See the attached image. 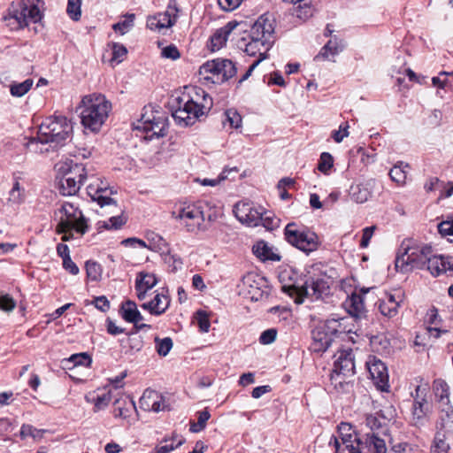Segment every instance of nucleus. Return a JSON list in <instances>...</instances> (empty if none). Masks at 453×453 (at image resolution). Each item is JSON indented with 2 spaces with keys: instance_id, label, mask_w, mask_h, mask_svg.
<instances>
[{
  "instance_id": "obj_29",
  "label": "nucleus",
  "mask_w": 453,
  "mask_h": 453,
  "mask_svg": "<svg viewBox=\"0 0 453 453\" xmlns=\"http://www.w3.org/2000/svg\"><path fill=\"white\" fill-rule=\"evenodd\" d=\"M253 253L261 260L280 261V257L265 242H257L252 248Z\"/></svg>"
},
{
  "instance_id": "obj_55",
  "label": "nucleus",
  "mask_w": 453,
  "mask_h": 453,
  "mask_svg": "<svg viewBox=\"0 0 453 453\" xmlns=\"http://www.w3.org/2000/svg\"><path fill=\"white\" fill-rule=\"evenodd\" d=\"M226 121L232 128H238L242 126L241 115L234 110H228L226 111Z\"/></svg>"
},
{
  "instance_id": "obj_7",
  "label": "nucleus",
  "mask_w": 453,
  "mask_h": 453,
  "mask_svg": "<svg viewBox=\"0 0 453 453\" xmlns=\"http://www.w3.org/2000/svg\"><path fill=\"white\" fill-rule=\"evenodd\" d=\"M73 126L64 116H51L47 118L39 127L37 140L41 143L65 142L71 135Z\"/></svg>"
},
{
  "instance_id": "obj_59",
  "label": "nucleus",
  "mask_w": 453,
  "mask_h": 453,
  "mask_svg": "<svg viewBox=\"0 0 453 453\" xmlns=\"http://www.w3.org/2000/svg\"><path fill=\"white\" fill-rule=\"evenodd\" d=\"M366 426L372 430L379 429L385 424V419L380 418L375 415H367L365 418Z\"/></svg>"
},
{
  "instance_id": "obj_16",
  "label": "nucleus",
  "mask_w": 453,
  "mask_h": 453,
  "mask_svg": "<svg viewBox=\"0 0 453 453\" xmlns=\"http://www.w3.org/2000/svg\"><path fill=\"white\" fill-rule=\"evenodd\" d=\"M338 437L332 436L329 445H334L336 453H355V446L359 441V435L348 423H341L338 426Z\"/></svg>"
},
{
  "instance_id": "obj_45",
  "label": "nucleus",
  "mask_w": 453,
  "mask_h": 453,
  "mask_svg": "<svg viewBox=\"0 0 453 453\" xmlns=\"http://www.w3.org/2000/svg\"><path fill=\"white\" fill-rule=\"evenodd\" d=\"M196 415L197 422H193L190 424V431L193 433H198L204 429L206 422L211 418V414L207 410L198 411Z\"/></svg>"
},
{
  "instance_id": "obj_38",
  "label": "nucleus",
  "mask_w": 453,
  "mask_h": 453,
  "mask_svg": "<svg viewBox=\"0 0 453 453\" xmlns=\"http://www.w3.org/2000/svg\"><path fill=\"white\" fill-rule=\"evenodd\" d=\"M349 377L350 376L343 375L333 370L330 376L331 385L337 392H347L352 387L350 382L348 380Z\"/></svg>"
},
{
  "instance_id": "obj_31",
  "label": "nucleus",
  "mask_w": 453,
  "mask_h": 453,
  "mask_svg": "<svg viewBox=\"0 0 453 453\" xmlns=\"http://www.w3.org/2000/svg\"><path fill=\"white\" fill-rule=\"evenodd\" d=\"M170 305V298L166 296L156 295L154 298L149 302L144 303L142 307L143 309L150 310L151 312L156 314H161Z\"/></svg>"
},
{
  "instance_id": "obj_44",
  "label": "nucleus",
  "mask_w": 453,
  "mask_h": 453,
  "mask_svg": "<svg viewBox=\"0 0 453 453\" xmlns=\"http://www.w3.org/2000/svg\"><path fill=\"white\" fill-rule=\"evenodd\" d=\"M9 202L20 204L25 200V190L20 187V184L18 180H15L12 189L9 192Z\"/></svg>"
},
{
  "instance_id": "obj_37",
  "label": "nucleus",
  "mask_w": 453,
  "mask_h": 453,
  "mask_svg": "<svg viewBox=\"0 0 453 453\" xmlns=\"http://www.w3.org/2000/svg\"><path fill=\"white\" fill-rule=\"evenodd\" d=\"M349 196L356 203H363L370 198L371 190L366 185L355 184L350 187Z\"/></svg>"
},
{
  "instance_id": "obj_32",
  "label": "nucleus",
  "mask_w": 453,
  "mask_h": 453,
  "mask_svg": "<svg viewBox=\"0 0 453 453\" xmlns=\"http://www.w3.org/2000/svg\"><path fill=\"white\" fill-rule=\"evenodd\" d=\"M58 186L59 191L63 196L75 195L82 185L80 180H73L70 177L59 175Z\"/></svg>"
},
{
  "instance_id": "obj_18",
  "label": "nucleus",
  "mask_w": 453,
  "mask_h": 453,
  "mask_svg": "<svg viewBox=\"0 0 453 453\" xmlns=\"http://www.w3.org/2000/svg\"><path fill=\"white\" fill-rule=\"evenodd\" d=\"M366 365L371 378L377 388L381 391H388V374L385 364L372 357L369 358Z\"/></svg>"
},
{
  "instance_id": "obj_54",
  "label": "nucleus",
  "mask_w": 453,
  "mask_h": 453,
  "mask_svg": "<svg viewBox=\"0 0 453 453\" xmlns=\"http://www.w3.org/2000/svg\"><path fill=\"white\" fill-rule=\"evenodd\" d=\"M438 231L441 235H453V214L448 216L445 221L438 225Z\"/></svg>"
},
{
  "instance_id": "obj_46",
  "label": "nucleus",
  "mask_w": 453,
  "mask_h": 453,
  "mask_svg": "<svg viewBox=\"0 0 453 453\" xmlns=\"http://www.w3.org/2000/svg\"><path fill=\"white\" fill-rule=\"evenodd\" d=\"M88 402H92L95 405V411H98L100 410L104 409L110 403L111 400V392L103 393L102 395H96V397H93L90 399L88 396H86Z\"/></svg>"
},
{
  "instance_id": "obj_2",
  "label": "nucleus",
  "mask_w": 453,
  "mask_h": 453,
  "mask_svg": "<svg viewBox=\"0 0 453 453\" xmlns=\"http://www.w3.org/2000/svg\"><path fill=\"white\" fill-rule=\"evenodd\" d=\"M275 20L271 14L261 15L251 26L248 38L239 42V47L249 56H258L262 61L267 58V52L274 42Z\"/></svg>"
},
{
  "instance_id": "obj_20",
  "label": "nucleus",
  "mask_w": 453,
  "mask_h": 453,
  "mask_svg": "<svg viewBox=\"0 0 453 453\" xmlns=\"http://www.w3.org/2000/svg\"><path fill=\"white\" fill-rule=\"evenodd\" d=\"M139 406L145 411L159 412L167 405L165 397L155 390L146 389L139 400Z\"/></svg>"
},
{
  "instance_id": "obj_52",
  "label": "nucleus",
  "mask_w": 453,
  "mask_h": 453,
  "mask_svg": "<svg viewBox=\"0 0 453 453\" xmlns=\"http://www.w3.org/2000/svg\"><path fill=\"white\" fill-rule=\"evenodd\" d=\"M196 319L201 332L207 333L210 329L211 324L205 311H198L196 314Z\"/></svg>"
},
{
  "instance_id": "obj_35",
  "label": "nucleus",
  "mask_w": 453,
  "mask_h": 453,
  "mask_svg": "<svg viewBox=\"0 0 453 453\" xmlns=\"http://www.w3.org/2000/svg\"><path fill=\"white\" fill-rule=\"evenodd\" d=\"M370 343L372 350L381 355H388L391 352V343L386 335L372 336Z\"/></svg>"
},
{
  "instance_id": "obj_51",
  "label": "nucleus",
  "mask_w": 453,
  "mask_h": 453,
  "mask_svg": "<svg viewBox=\"0 0 453 453\" xmlns=\"http://www.w3.org/2000/svg\"><path fill=\"white\" fill-rule=\"evenodd\" d=\"M16 307L15 300L9 295L0 296V310L5 312L12 311Z\"/></svg>"
},
{
  "instance_id": "obj_39",
  "label": "nucleus",
  "mask_w": 453,
  "mask_h": 453,
  "mask_svg": "<svg viewBox=\"0 0 453 453\" xmlns=\"http://www.w3.org/2000/svg\"><path fill=\"white\" fill-rule=\"evenodd\" d=\"M407 168H409L408 164L403 162L396 164L389 172L391 180L397 184H404L407 178Z\"/></svg>"
},
{
  "instance_id": "obj_15",
  "label": "nucleus",
  "mask_w": 453,
  "mask_h": 453,
  "mask_svg": "<svg viewBox=\"0 0 453 453\" xmlns=\"http://www.w3.org/2000/svg\"><path fill=\"white\" fill-rule=\"evenodd\" d=\"M234 213L237 219L248 226H258L260 222L269 228L273 227L268 218H264L263 208H256L249 202H239L234 205Z\"/></svg>"
},
{
  "instance_id": "obj_27",
  "label": "nucleus",
  "mask_w": 453,
  "mask_h": 453,
  "mask_svg": "<svg viewBox=\"0 0 453 453\" xmlns=\"http://www.w3.org/2000/svg\"><path fill=\"white\" fill-rule=\"evenodd\" d=\"M122 318L130 323H134L136 327L142 328L146 325L137 326V323L142 319V316L133 301H127L121 306Z\"/></svg>"
},
{
  "instance_id": "obj_21",
  "label": "nucleus",
  "mask_w": 453,
  "mask_h": 453,
  "mask_svg": "<svg viewBox=\"0 0 453 453\" xmlns=\"http://www.w3.org/2000/svg\"><path fill=\"white\" fill-rule=\"evenodd\" d=\"M334 364V372L343 375L353 376L355 373L354 355L351 349H342L337 352Z\"/></svg>"
},
{
  "instance_id": "obj_64",
  "label": "nucleus",
  "mask_w": 453,
  "mask_h": 453,
  "mask_svg": "<svg viewBox=\"0 0 453 453\" xmlns=\"http://www.w3.org/2000/svg\"><path fill=\"white\" fill-rule=\"evenodd\" d=\"M428 391V385H418L415 389V394H412L414 402H423L421 399H426V394Z\"/></svg>"
},
{
  "instance_id": "obj_57",
  "label": "nucleus",
  "mask_w": 453,
  "mask_h": 453,
  "mask_svg": "<svg viewBox=\"0 0 453 453\" xmlns=\"http://www.w3.org/2000/svg\"><path fill=\"white\" fill-rule=\"evenodd\" d=\"M312 14H313V8L308 4H303V5L299 4L296 7V15L297 18H299L301 19L305 20L308 18L311 17Z\"/></svg>"
},
{
  "instance_id": "obj_13",
  "label": "nucleus",
  "mask_w": 453,
  "mask_h": 453,
  "mask_svg": "<svg viewBox=\"0 0 453 453\" xmlns=\"http://www.w3.org/2000/svg\"><path fill=\"white\" fill-rule=\"evenodd\" d=\"M286 241L292 246L309 254L319 246V239L316 233L296 223H288L284 229Z\"/></svg>"
},
{
  "instance_id": "obj_40",
  "label": "nucleus",
  "mask_w": 453,
  "mask_h": 453,
  "mask_svg": "<svg viewBox=\"0 0 453 453\" xmlns=\"http://www.w3.org/2000/svg\"><path fill=\"white\" fill-rule=\"evenodd\" d=\"M46 432L47 430L45 429H37L31 425L24 424L20 428V437L22 439L32 437L35 441H39L43 437Z\"/></svg>"
},
{
  "instance_id": "obj_19",
  "label": "nucleus",
  "mask_w": 453,
  "mask_h": 453,
  "mask_svg": "<svg viewBox=\"0 0 453 453\" xmlns=\"http://www.w3.org/2000/svg\"><path fill=\"white\" fill-rule=\"evenodd\" d=\"M355 447V453H387L388 451L385 441L374 433L360 438Z\"/></svg>"
},
{
  "instance_id": "obj_36",
  "label": "nucleus",
  "mask_w": 453,
  "mask_h": 453,
  "mask_svg": "<svg viewBox=\"0 0 453 453\" xmlns=\"http://www.w3.org/2000/svg\"><path fill=\"white\" fill-rule=\"evenodd\" d=\"M433 389L435 396L438 398L440 407L449 404V386L444 380L440 379L435 380L434 381Z\"/></svg>"
},
{
  "instance_id": "obj_42",
  "label": "nucleus",
  "mask_w": 453,
  "mask_h": 453,
  "mask_svg": "<svg viewBox=\"0 0 453 453\" xmlns=\"http://www.w3.org/2000/svg\"><path fill=\"white\" fill-rule=\"evenodd\" d=\"M111 50V62L119 64L121 63L127 54V48L120 43L112 42L109 44Z\"/></svg>"
},
{
  "instance_id": "obj_49",
  "label": "nucleus",
  "mask_w": 453,
  "mask_h": 453,
  "mask_svg": "<svg viewBox=\"0 0 453 453\" xmlns=\"http://www.w3.org/2000/svg\"><path fill=\"white\" fill-rule=\"evenodd\" d=\"M134 14L126 15L123 21L112 25V29L121 35H125L134 26Z\"/></svg>"
},
{
  "instance_id": "obj_24",
  "label": "nucleus",
  "mask_w": 453,
  "mask_h": 453,
  "mask_svg": "<svg viewBox=\"0 0 453 453\" xmlns=\"http://www.w3.org/2000/svg\"><path fill=\"white\" fill-rule=\"evenodd\" d=\"M242 23L235 20L227 22L224 27L217 29L211 37V50L216 51L220 50L226 42L230 34Z\"/></svg>"
},
{
  "instance_id": "obj_43",
  "label": "nucleus",
  "mask_w": 453,
  "mask_h": 453,
  "mask_svg": "<svg viewBox=\"0 0 453 453\" xmlns=\"http://www.w3.org/2000/svg\"><path fill=\"white\" fill-rule=\"evenodd\" d=\"M33 85V81L27 79L20 83H12L10 86V92L12 96L20 97L27 94Z\"/></svg>"
},
{
  "instance_id": "obj_10",
  "label": "nucleus",
  "mask_w": 453,
  "mask_h": 453,
  "mask_svg": "<svg viewBox=\"0 0 453 453\" xmlns=\"http://www.w3.org/2000/svg\"><path fill=\"white\" fill-rule=\"evenodd\" d=\"M347 318L330 319L312 331V348L314 351H326L332 344L334 338L342 334L350 333L345 326Z\"/></svg>"
},
{
  "instance_id": "obj_12",
  "label": "nucleus",
  "mask_w": 453,
  "mask_h": 453,
  "mask_svg": "<svg viewBox=\"0 0 453 453\" xmlns=\"http://www.w3.org/2000/svg\"><path fill=\"white\" fill-rule=\"evenodd\" d=\"M329 289V281L325 276H310L301 286H284L283 290L291 296H296V302L302 303L304 297L320 298Z\"/></svg>"
},
{
  "instance_id": "obj_23",
  "label": "nucleus",
  "mask_w": 453,
  "mask_h": 453,
  "mask_svg": "<svg viewBox=\"0 0 453 453\" xmlns=\"http://www.w3.org/2000/svg\"><path fill=\"white\" fill-rule=\"evenodd\" d=\"M56 168L58 175L70 177L75 180H80L81 184L87 178L86 169L81 164L66 161L58 164Z\"/></svg>"
},
{
  "instance_id": "obj_17",
  "label": "nucleus",
  "mask_w": 453,
  "mask_h": 453,
  "mask_svg": "<svg viewBox=\"0 0 453 453\" xmlns=\"http://www.w3.org/2000/svg\"><path fill=\"white\" fill-rule=\"evenodd\" d=\"M404 292L401 289L386 292L378 301V308L380 313L388 319L395 317L404 301Z\"/></svg>"
},
{
  "instance_id": "obj_47",
  "label": "nucleus",
  "mask_w": 453,
  "mask_h": 453,
  "mask_svg": "<svg viewBox=\"0 0 453 453\" xmlns=\"http://www.w3.org/2000/svg\"><path fill=\"white\" fill-rule=\"evenodd\" d=\"M87 277L93 281H97L102 276L101 265L94 261L86 262Z\"/></svg>"
},
{
  "instance_id": "obj_63",
  "label": "nucleus",
  "mask_w": 453,
  "mask_h": 453,
  "mask_svg": "<svg viewBox=\"0 0 453 453\" xmlns=\"http://www.w3.org/2000/svg\"><path fill=\"white\" fill-rule=\"evenodd\" d=\"M375 226H368L363 229V235L360 242L361 248H366L369 245L370 240L374 233Z\"/></svg>"
},
{
  "instance_id": "obj_62",
  "label": "nucleus",
  "mask_w": 453,
  "mask_h": 453,
  "mask_svg": "<svg viewBox=\"0 0 453 453\" xmlns=\"http://www.w3.org/2000/svg\"><path fill=\"white\" fill-rule=\"evenodd\" d=\"M121 244L125 247H131V248H135V247L147 248L146 242L143 240L136 238V237H129V238L124 239L121 242Z\"/></svg>"
},
{
  "instance_id": "obj_14",
  "label": "nucleus",
  "mask_w": 453,
  "mask_h": 453,
  "mask_svg": "<svg viewBox=\"0 0 453 453\" xmlns=\"http://www.w3.org/2000/svg\"><path fill=\"white\" fill-rule=\"evenodd\" d=\"M60 218L57 226L58 232L74 230L83 235L88 228L87 219L81 211L71 203H64L59 209Z\"/></svg>"
},
{
  "instance_id": "obj_26",
  "label": "nucleus",
  "mask_w": 453,
  "mask_h": 453,
  "mask_svg": "<svg viewBox=\"0 0 453 453\" xmlns=\"http://www.w3.org/2000/svg\"><path fill=\"white\" fill-rule=\"evenodd\" d=\"M157 283V280L153 274L141 272L135 280V290L139 300H143L146 294Z\"/></svg>"
},
{
  "instance_id": "obj_9",
  "label": "nucleus",
  "mask_w": 453,
  "mask_h": 453,
  "mask_svg": "<svg viewBox=\"0 0 453 453\" xmlns=\"http://www.w3.org/2000/svg\"><path fill=\"white\" fill-rule=\"evenodd\" d=\"M42 2L40 0H21L19 7L10 11L4 17L6 25L12 30H17L28 26L29 23H36L42 19Z\"/></svg>"
},
{
  "instance_id": "obj_33",
  "label": "nucleus",
  "mask_w": 453,
  "mask_h": 453,
  "mask_svg": "<svg viewBox=\"0 0 453 453\" xmlns=\"http://www.w3.org/2000/svg\"><path fill=\"white\" fill-rule=\"evenodd\" d=\"M439 427L444 430L445 434L453 433V408L450 404L440 407Z\"/></svg>"
},
{
  "instance_id": "obj_1",
  "label": "nucleus",
  "mask_w": 453,
  "mask_h": 453,
  "mask_svg": "<svg viewBox=\"0 0 453 453\" xmlns=\"http://www.w3.org/2000/svg\"><path fill=\"white\" fill-rule=\"evenodd\" d=\"M175 105L172 106V118L180 127L194 125L201 117L211 109L212 98L203 88L185 86L182 90L175 91Z\"/></svg>"
},
{
  "instance_id": "obj_4",
  "label": "nucleus",
  "mask_w": 453,
  "mask_h": 453,
  "mask_svg": "<svg viewBox=\"0 0 453 453\" xmlns=\"http://www.w3.org/2000/svg\"><path fill=\"white\" fill-rule=\"evenodd\" d=\"M81 123L85 128L97 132L107 119L111 110V104L102 94H91L84 96L81 101Z\"/></svg>"
},
{
  "instance_id": "obj_5",
  "label": "nucleus",
  "mask_w": 453,
  "mask_h": 453,
  "mask_svg": "<svg viewBox=\"0 0 453 453\" xmlns=\"http://www.w3.org/2000/svg\"><path fill=\"white\" fill-rule=\"evenodd\" d=\"M207 202L198 201L194 203L184 204L180 207L174 217L179 226L188 233L196 234L205 231V220L211 221L212 215Z\"/></svg>"
},
{
  "instance_id": "obj_3",
  "label": "nucleus",
  "mask_w": 453,
  "mask_h": 453,
  "mask_svg": "<svg viewBox=\"0 0 453 453\" xmlns=\"http://www.w3.org/2000/svg\"><path fill=\"white\" fill-rule=\"evenodd\" d=\"M87 190L91 199L100 206L101 214L111 215L108 220L97 223L99 229H119L127 223V218L124 216V210L117 203L116 200L111 197V195L117 193L116 189L100 181V183H90Z\"/></svg>"
},
{
  "instance_id": "obj_53",
  "label": "nucleus",
  "mask_w": 453,
  "mask_h": 453,
  "mask_svg": "<svg viewBox=\"0 0 453 453\" xmlns=\"http://www.w3.org/2000/svg\"><path fill=\"white\" fill-rule=\"evenodd\" d=\"M155 342L156 349L158 355L165 357L170 352V337H165L162 340L158 337H156Z\"/></svg>"
},
{
  "instance_id": "obj_8",
  "label": "nucleus",
  "mask_w": 453,
  "mask_h": 453,
  "mask_svg": "<svg viewBox=\"0 0 453 453\" xmlns=\"http://www.w3.org/2000/svg\"><path fill=\"white\" fill-rule=\"evenodd\" d=\"M236 67L229 59L217 58L203 64L198 71L199 81L204 86L221 84L236 74Z\"/></svg>"
},
{
  "instance_id": "obj_41",
  "label": "nucleus",
  "mask_w": 453,
  "mask_h": 453,
  "mask_svg": "<svg viewBox=\"0 0 453 453\" xmlns=\"http://www.w3.org/2000/svg\"><path fill=\"white\" fill-rule=\"evenodd\" d=\"M449 449V445L446 442V434L438 432L431 446V453H448Z\"/></svg>"
},
{
  "instance_id": "obj_11",
  "label": "nucleus",
  "mask_w": 453,
  "mask_h": 453,
  "mask_svg": "<svg viewBox=\"0 0 453 453\" xmlns=\"http://www.w3.org/2000/svg\"><path fill=\"white\" fill-rule=\"evenodd\" d=\"M133 128L145 133L143 138L146 140L163 137L168 131L167 119L159 116L157 111L154 112L150 107L145 106L140 119L133 123Z\"/></svg>"
},
{
  "instance_id": "obj_6",
  "label": "nucleus",
  "mask_w": 453,
  "mask_h": 453,
  "mask_svg": "<svg viewBox=\"0 0 453 453\" xmlns=\"http://www.w3.org/2000/svg\"><path fill=\"white\" fill-rule=\"evenodd\" d=\"M432 247L426 244H412L403 242L395 258L397 271L406 273L413 268H427L432 257Z\"/></svg>"
},
{
  "instance_id": "obj_34",
  "label": "nucleus",
  "mask_w": 453,
  "mask_h": 453,
  "mask_svg": "<svg viewBox=\"0 0 453 453\" xmlns=\"http://www.w3.org/2000/svg\"><path fill=\"white\" fill-rule=\"evenodd\" d=\"M423 402H414L412 406V417L415 425L423 424L431 411V405L426 399H421Z\"/></svg>"
},
{
  "instance_id": "obj_30",
  "label": "nucleus",
  "mask_w": 453,
  "mask_h": 453,
  "mask_svg": "<svg viewBox=\"0 0 453 453\" xmlns=\"http://www.w3.org/2000/svg\"><path fill=\"white\" fill-rule=\"evenodd\" d=\"M343 48L342 41H338L336 38L330 39L315 57V59H328L330 56L334 57L342 51Z\"/></svg>"
},
{
  "instance_id": "obj_58",
  "label": "nucleus",
  "mask_w": 453,
  "mask_h": 453,
  "mask_svg": "<svg viewBox=\"0 0 453 453\" xmlns=\"http://www.w3.org/2000/svg\"><path fill=\"white\" fill-rule=\"evenodd\" d=\"M277 336V330L274 328H270L264 331L259 337V342L262 344H271L273 342Z\"/></svg>"
},
{
  "instance_id": "obj_28",
  "label": "nucleus",
  "mask_w": 453,
  "mask_h": 453,
  "mask_svg": "<svg viewBox=\"0 0 453 453\" xmlns=\"http://www.w3.org/2000/svg\"><path fill=\"white\" fill-rule=\"evenodd\" d=\"M167 6L166 11L164 13H157V15L150 16L147 19V27L150 30L161 31L170 27V14Z\"/></svg>"
},
{
  "instance_id": "obj_50",
  "label": "nucleus",
  "mask_w": 453,
  "mask_h": 453,
  "mask_svg": "<svg viewBox=\"0 0 453 453\" xmlns=\"http://www.w3.org/2000/svg\"><path fill=\"white\" fill-rule=\"evenodd\" d=\"M333 164L334 159L331 154L328 152H323L320 155L318 169L324 173H327V172L333 167Z\"/></svg>"
},
{
  "instance_id": "obj_22",
  "label": "nucleus",
  "mask_w": 453,
  "mask_h": 453,
  "mask_svg": "<svg viewBox=\"0 0 453 453\" xmlns=\"http://www.w3.org/2000/svg\"><path fill=\"white\" fill-rule=\"evenodd\" d=\"M427 270L434 276L441 274L453 275V257L449 256H433L429 260Z\"/></svg>"
},
{
  "instance_id": "obj_48",
  "label": "nucleus",
  "mask_w": 453,
  "mask_h": 453,
  "mask_svg": "<svg viewBox=\"0 0 453 453\" xmlns=\"http://www.w3.org/2000/svg\"><path fill=\"white\" fill-rule=\"evenodd\" d=\"M81 0H68L66 12L69 17L74 20L78 21L81 16Z\"/></svg>"
},
{
  "instance_id": "obj_56",
  "label": "nucleus",
  "mask_w": 453,
  "mask_h": 453,
  "mask_svg": "<svg viewBox=\"0 0 453 453\" xmlns=\"http://www.w3.org/2000/svg\"><path fill=\"white\" fill-rule=\"evenodd\" d=\"M69 361L74 365L88 366L92 360L87 353H80L72 355Z\"/></svg>"
},
{
  "instance_id": "obj_25",
  "label": "nucleus",
  "mask_w": 453,
  "mask_h": 453,
  "mask_svg": "<svg viewBox=\"0 0 453 453\" xmlns=\"http://www.w3.org/2000/svg\"><path fill=\"white\" fill-rule=\"evenodd\" d=\"M346 311L355 319H361L365 316V308L363 296L356 292L352 293L343 303Z\"/></svg>"
},
{
  "instance_id": "obj_60",
  "label": "nucleus",
  "mask_w": 453,
  "mask_h": 453,
  "mask_svg": "<svg viewBox=\"0 0 453 453\" xmlns=\"http://www.w3.org/2000/svg\"><path fill=\"white\" fill-rule=\"evenodd\" d=\"M348 128L349 125L345 123L344 125L340 126L339 130H334L332 132L331 136L334 140V142H341L345 137L349 136Z\"/></svg>"
},
{
  "instance_id": "obj_61",
  "label": "nucleus",
  "mask_w": 453,
  "mask_h": 453,
  "mask_svg": "<svg viewBox=\"0 0 453 453\" xmlns=\"http://www.w3.org/2000/svg\"><path fill=\"white\" fill-rule=\"evenodd\" d=\"M242 0H218L219 7L226 11L231 12L236 9L242 3Z\"/></svg>"
}]
</instances>
